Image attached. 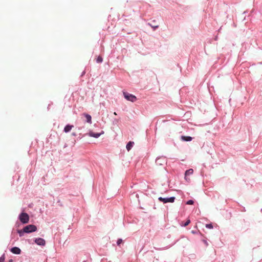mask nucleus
<instances>
[{"instance_id": "f257e3e1", "label": "nucleus", "mask_w": 262, "mask_h": 262, "mask_svg": "<svg viewBox=\"0 0 262 262\" xmlns=\"http://www.w3.org/2000/svg\"><path fill=\"white\" fill-rule=\"evenodd\" d=\"M19 219L23 224H27L29 222V216L27 213L22 212L19 215Z\"/></svg>"}, {"instance_id": "f03ea898", "label": "nucleus", "mask_w": 262, "mask_h": 262, "mask_svg": "<svg viewBox=\"0 0 262 262\" xmlns=\"http://www.w3.org/2000/svg\"><path fill=\"white\" fill-rule=\"evenodd\" d=\"M37 230V227L36 226L34 225H29L25 226L24 228V231L25 233H29L33 232H35Z\"/></svg>"}, {"instance_id": "7ed1b4c3", "label": "nucleus", "mask_w": 262, "mask_h": 262, "mask_svg": "<svg viewBox=\"0 0 262 262\" xmlns=\"http://www.w3.org/2000/svg\"><path fill=\"white\" fill-rule=\"evenodd\" d=\"M123 95L126 99L131 102H135L137 100V98L135 96L127 92H123Z\"/></svg>"}, {"instance_id": "20e7f679", "label": "nucleus", "mask_w": 262, "mask_h": 262, "mask_svg": "<svg viewBox=\"0 0 262 262\" xmlns=\"http://www.w3.org/2000/svg\"><path fill=\"white\" fill-rule=\"evenodd\" d=\"M158 200L160 201L163 202L164 203H167L169 202L173 203L174 201L175 198L173 196L170 197L169 198H163L162 197H159Z\"/></svg>"}, {"instance_id": "39448f33", "label": "nucleus", "mask_w": 262, "mask_h": 262, "mask_svg": "<svg viewBox=\"0 0 262 262\" xmlns=\"http://www.w3.org/2000/svg\"><path fill=\"white\" fill-rule=\"evenodd\" d=\"M35 243L39 246H45L46 244L45 240L42 238H37L35 240Z\"/></svg>"}, {"instance_id": "423d86ee", "label": "nucleus", "mask_w": 262, "mask_h": 262, "mask_svg": "<svg viewBox=\"0 0 262 262\" xmlns=\"http://www.w3.org/2000/svg\"><path fill=\"white\" fill-rule=\"evenodd\" d=\"M193 172V170L192 169H189L186 171L185 172V179L187 181H189L190 179L187 177L188 176L192 174Z\"/></svg>"}, {"instance_id": "0eeeda50", "label": "nucleus", "mask_w": 262, "mask_h": 262, "mask_svg": "<svg viewBox=\"0 0 262 262\" xmlns=\"http://www.w3.org/2000/svg\"><path fill=\"white\" fill-rule=\"evenodd\" d=\"M102 134H103V132H102V133H94L93 132H90L89 133V135L90 137H94V138H97Z\"/></svg>"}, {"instance_id": "6e6552de", "label": "nucleus", "mask_w": 262, "mask_h": 262, "mask_svg": "<svg viewBox=\"0 0 262 262\" xmlns=\"http://www.w3.org/2000/svg\"><path fill=\"white\" fill-rule=\"evenodd\" d=\"M11 251L14 254H19L20 253L21 250L19 248L15 247L11 249Z\"/></svg>"}, {"instance_id": "1a4fd4ad", "label": "nucleus", "mask_w": 262, "mask_h": 262, "mask_svg": "<svg viewBox=\"0 0 262 262\" xmlns=\"http://www.w3.org/2000/svg\"><path fill=\"white\" fill-rule=\"evenodd\" d=\"M74 127V126L72 125H67L65 126L64 128V132L65 133H68Z\"/></svg>"}, {"instance_id": "9d476101", "label": "nucleus", "mask_w": 262, "mask_h": 262, "mask_svg": "<svg viewBox=\"0 0 262 262\" xmlns=\"http://www.w3.org/2000/svg\"><path fill=\"white\" fill-rule=\"evenodd\" d=\"M181 139L184 141H190L192 140V138L189 136H181Z\"/></svg>"}, {"instance_id": "9b49d317", "label": "nucleus", "mask_w": 262, "mask_h": 262, "mask_svg": "<svg viewBox=\"0 0 262 262\" xmlns=\"http://www.w3.org/2000/svg\"><path fill=\"white\" fill-rule=\"evenodd\" d=\"M134 144V142L133 141H129L126 145V149L128 151H129L130 149L132 148Z\"/></svg>"}, {"instance_id": "f8f14e48", "label": "nucleus", "mask_w": 262, "mask_h": 262, "mask_svg": "<svg viewBox=\"0 0 262 262\" xmlns=\"http://www.w3.org/2000/svg\"><path fill=\"white\" fill-rule=\"evenodd\" d=\"M84 115L85 117L86 118L87 122L89 123H92V117L91 115L87 114H84Z\"/></svg>"}, {"instance_id": "ddd939ff", "label": "nucleus", "mask_w": 262, "mask_h": 262, "mask_svg": "<svg viewBox=\"0 0 262 262\" xmlns=\"http://www.w3.org/2000/svg\"><path fill=\"white\" fill-rule=\"evenodd\" d=\"M17 232L20 236H22L24 235V233H25V232L24 231V228L23 230H18Z\"/></svg>"}, {"instance_id": "4468645a", "label": "nucleus", "mask_w": 262, "mask_h": 262, "mask_svg": "<svg viewBox=\"0 0 262 262\" xmlns=\"http://www.w3.org/2000/svg\"><path fill=\"white\" fill-rule=\"evenodd\" d=\"M149 25L152 27L154 29L157 28L159 26L158 25H155V24H149Z\"/></svg>"}, {"instance_id": "2eb2a0df", "label": "nucleus", "mask_w": 262, "mask_h": 262, "mask_svg": "<svg viewBox=\"0 0 262 262\" xmlns=\"http://www.w3.org/2000/svg\"><path fill=\"white\" fill-rule=\"evenodd\" d=\"M103 61V58L101 56H98L97 59V62H101Z\"/></svg>"}, {"instance_id": "dca6fc26", "label": "nucleus", "mask_w": 262, "mask_h": 262, "mask_svg": "<svg viewBox=\"0 0 262 262\" xmlns=\"http://www.w3.org/2000/svg\"><path fill=\"white\" fill-rule=\"evenodd\" d=\"M206 227L207 228L209 229H212L213 228V225L211 224H208L206 225Z\"/></svg>"}, {"instance_id": "f3484780", "label": "nucleus", "mask_w": 262, "mask_h": 262, "mask_svg": "<svg viewBox=\"0 0 262 262\" xmlns=\"http://www.w3.org/2000/svg\"><path fill=\"white\" fill-rule=\"evenodd\" d=\"M193 203H194L193 201H192V200H189V201H188L187 202L186 204H188V205H192V204H193Z\"/></svg>"}, {"instance_id": "a211bd4d", "label": "nucleus", "mask_w": 262, "mask_h": 262, "mask_svg": "<svg viewBox=\"0 0 262 262\" xmlns=\"http://www.w3.org/2000/svg\"><path fill=\"white\" fill-rule=\"evenodd\" d=\"M190 223V220H188L186 223L184 224V226L186 227L187 226V225H188Z\"/></svg>"}, {"instance_id": "6ab92c4d", "label": "nucleus", "mask_w": 262, "mask_h": 262, "mask_svg": "<svg viewBox=\"0 0 262 262\" xmlns=\"http://www.w3.org/2000/svg\"><path fill=\"white\" fill-rule=\"evenodd\" d=\"M122 243V239L120 238L118 239L117 242L118 245H120Z\"/></svg>"}, {"instance_id": "aec40b11", "label": "nucleus", "mask_w": 262, "mask_h": 262, "mask_svg": "<svg viewBox=\"0 0 262 262\" xmlns=\"http://www.w3.org/2000/svg\"><path fill=\"white\" fill-rule=\"evenodd\" d=\"M5 258L3 256L0 257V262H4Z\"/></svg>"}, {"instance_id": "412c9836", "label": "nucleus", "mask_w": 262, "mask_h": 262, "mask_svg": "<svg viewBox=\"0 0 262 262\" xmlns=\"http://www.w3.org/2000/svg\"><path fill=\"white\" fill-rule=\"evenodd\" d=\"M9 262H12V259L10 260Z\"/></svg>"}, {"instance_id": "4be33fe9", "label": "nucleus", "mask_w": 262, "mask_h": 262, "mask_svg": "<svg viewBox=\"0 0 262 262\" xmlns=\"http://www.w3.org/2000/svg\"><path fill=\"white\" fill-rule=\"evenodd\" d=\"M152 21H153V23H156V20H153Z\"/></svg>"}]
</instances>
